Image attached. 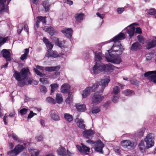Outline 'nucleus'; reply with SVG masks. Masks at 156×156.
I'll return each instance as SVG.
<instances>
[{
  "label": "nucleus",
  "mask_w": 156,
  "mask_h": 156,
  "mask_svg": "<svg viewBox=\"0 0 156 156\" xmlns=\"http://www.w3.org/2000/svg\"><path fill=\"white\" fill-rule=\"evenodd\" d=\"M125 37V34L121 32L110 40L104 43L105 44H107L112 41L114 42L111 48L108 50V54H112V52L116 53L117 55L122 54L124 49L120 42L118 41L124 39Z\"/></svg>",
  "instance_id": "1"
},
{
  "label": "nucleus",
  "mask_w": 156,
  "mask_h": 156,
  "mask_svg": "<svg viewBox=\"0 0 156 156\" xmlns=\"http://www.w3.org/2000/svg\"><path fill=\"white\" fill-rule=\"evenodd\" d=\"M110 81L108 77H105L101 80L100 84L98 82H96L91 87H87L83 91L82 94L83 98H86L91 91H95L97 88L99 89V93L102 92L105 87L108 86Z\"/></svg>",
  "instance_id": "2"
},
{
  "label": "nucleus",
  "mask_w": 156,
  "mask_h": 156,
  "mask_svg": "<svg viewBox=\"0 0 156 156\" xmlns=\"http://www.w3.org/2000/svg\"><path fill=\"white\" fill-rule=\"evenodd\" d=\"M60 68V66H56L43 67L37 65L36 66V68H34V69L37 75L42 77L45 75V74L42 73L43 69L48 72L57 71Z\"/></svg>",
  "instance_id": "3"
},
{
  "label": "nucleus",
  "mask_w": 156,
  "mask_h": 156,
  "mask_svg": "<svg viewBox=\"0 0 156 156\" xmlns=\"http://www.w3.org/2000/svg\"><path fill=\"white\" fill-rule=\"evenodd\" d=\"M136 25L135 23H133L128 26L124 29V30H126L127 33L129 34V36L130 38L134 35L135 33L140 34L142 33L141 29L140 27H137L135 32V28L133 26L134 25Z\"/></svg>",
  "instance_id": "4"
},
{
  "label": "nucleus",
  "mask_w": 156,
  "mask_h": 156,
  "mask_svg": "<svg viewBox=\"0 0 156 156\" xmlns=\"http://www.w3.org/2000/svg\"><path fill=\"white\" fill-rule=\"evenodd\" d=\"M29 72V70L27 68H23L20 73L14 71L13 76L16 80L20 82L22 80L24 81L26 79Z\"/></svg>",
  "instance_id": "5"
},
{
  "label": "nucleus",
  "mask_w": 156,
  "mask_h": 156,
  "mask_svg": "<svg viewBox=\"0 0 156 156\" xmlns=\"http://www.w3.org/2000/svg\"><path fill=\"white\" fill-rule=\"evenodd\" d=\"M119 55L110 54L105 56V58L108 62L115 64H119L122 61Z\"/></svg>",
  "instance_id": "6"
},
{
  "label": "nucleus",
  "mask_w": 156,
  "mask_h": 156,
  "mask_svg": "<svg viewBox=\"0 0 156 156\" xmlns=\"http://www.w3.org/2000/svg\"><path fill=\"white\" fill-rule=\"evenodd\" d=\"M26 144H18L16 146L14 149L8 152V154L9 156H16L20 153L25 148Z\"/></svg>",
  "instance_id": "7"
},
{
  "label": "nucleus",
  "mask_w": 156,
  "mask_h": 156,
  "mask_svg": "<svg viewBox=\"0 0 156 156\" xmlns=\"http://www.w3.org/2000/svg\"><path fill=\"white\" fill-rule=\"evenodd\" d=\"M104 64L101 61H98L96 62L95 64L92 68V70L94 74H98L103 71L105 69Z\"/></svg>",
  "instance_id": "8"
},
{
  "label": "nucleus",
  "mask_w": 156,
  "mask_h": 156,
  "mask_svg": "<svg viewBox=\"0 0 156 156\" xmlns=\"http://www.w3.org/2000/svg\"><path fill=\"white\" fill-rule=\"evenodd\" d=\"M146 144V147L149 148L153 146L154 144V135L152 133L148 134L144 139Z\"/></svg>",
  "instance_id": "9"
},
{
  "label": "nucleus",
  "mask_w": 156,
  "mask_h": 156,
  "mask_svg": "<svg viewBox=\"0 0 156 156\" xmlns=\"http://www.w3.org/2000/svg\"><path fill=\"white\" fill-rule=\"evenodd\" d=\"M144 76L149 81L156 83V70L145 73Z\"/></svg>",
  "instance_id": "10"
},
{
  "label": "nucleus",
  "mask_w": 156,
  "mask_h": 156,
  "mask_svg": "<svg viewBox=\"0 0 156 156\" xmlns=\"http://www.w3.org/2000/svg\"><path fill=\"white\" fill-rule=\"evenodd\" d=\"M103 98L104 97L100 94H97V93H95L92 97L91 104L93 105H97L100 103Z\"/></svg>",
  "instance_id": "11"
},
{
  "label": "nucleus",
  "mask_w": 156,
  "mask_h": 156,
  "mask_svg": "<svg viewBox=\"0 0 156 156\" xmlns=\"http://www.w3.org/2000/svg\"><path fill=\"white\" fill-rule=\"evenodd\" d=\"M104 147V144L101 140H99L97 142H94V147L96 151L100 153H103L102 149Z\"/></svg>",
  "instance_id": "12"
},
{
  "label": "nucleus",
  "mask_w": 156,
  "mask_h": 156,
  "mask_svg": "<svg viewBox=\"0 0 156 156\" xmlns=\"http://www.w3.org/2000/svg\"><path fill=\"white\" fill-rule=\"evenodd\" d=\"M81 146L79 145H76V147L78 151L81 153L85 154H87L90 152V148L89 147L84 145L83 144H81Z\"/></svg>",
  "instance_id": "13"
},
{
  "label": "nucleus",
  "mask_w": 156,
  "mask_h": 156,
  "mask_svg": "<svg viewBox=\"0 0 156 156\" xmlns=\"http://www.w3.org/2000/svg\"><path fill=\"white\" fill-rule=\"evenodd\" d=\"M58 154L59 156H66L70 155L71 153L68 150H66V149L63 147L61 146L57 150Z\"/></svg>",
  "instance_id": "14"
},
{
  "label": "nucleus",
  "mask_w": 156,
  "mask_h": 156,
  "mask_svg": "<svg viewBox=\"0 0 156 156\" xmlns=\"http://www.w3.org/2000/svg\"><path fill=\"white\" fill-rule=\"evenodd\" d=\"M61 55H59L57 54L56 51H53L51 49L48 50L47 53L45 55L46 57L48 58L52 57L56 58L58 56H60L61 55H63L64 54V52H62L61 54Z\"/></svg>",
  "instance_id": "15"
},
{
  "label": "nucleus",
  "mask_w": 156,
  "mask_h": 156,
  "mask_svg": "<svg viewBox=\"0 0 156 156\" xmlns=\"http://www.w3.org/2000/svg\"><path fill=\"white\" fill-rule=\"evenodd\" d=\"M61 32L67 37L70 38L73 33V30L71 28H68L63 29Z\"/></svg>",
  "instance_id": "16"
},
{
  "label": "nucleus",
  "mask_w": 156,
  "mask_h": 156,
  "mask_svg": "<svg viewBox=\"0 0 156 156\" xmlns=\"http://www.w3.org/2000/svg\"><path fill=\"white\" fill-rule=\"evenodd\" d=\"M3 57L5 58L7 61H10L11 60V54L9 50L5 49H3L1 52Z\"/></svg>",
  "instance_id": "17"
},
{
  "label": "nucleus",
  "mask_w": 156,
  "mask_h": 156,
  "mask_svg": "<svg viewBox=\"0 0 156 156\" xmlns=\"http://www.w3.org/2000/svg\"><path fill=\"white\" fill-rule=\"evenodd\" d=\"M11 0H0V11L1 12H7L8 9L6 7L5 8L4 3L7 1L8 5Z\"/></svg>",
  "instance_id": "18"
},
{
  "label": "nucleus",
  "mask_w": 156,
  "mask_h": 156,
  "mask_svg": "<svg viewBox=\"0 0 156 156\" xmlns=\"http://www.w3.org/2000/svg\"><path fill=\"white\" fill-rule=\"evenodd\" d=\"M77 125L80 128L85 129V125L84 124L83 120L81 119L77 118L75 120Z\"/></svg>",
  "instance_id": "19"
},
{
  "label": "nucleus",
  "mask_w": 156,
  "mask_h": 156,
  "mask_svg": "<svg viewBox=\"0 0 156 156\" xmlns=\"http://www.w3.org/2000/svg\"><path fill=\"white\" fill-rule=\"evenodd\" d=\"M50 117L53 120L55 121H58L60 120V118L58 113L54 111L51 112Z\"/></svg>",
  "instance_id": "20"
},
{
  "label": "nucleus",
  "mask_w": 156,
  "mask_h": 156,
  "mask_svg": "<svg viewBox=\"0 0 156 156\" xmlns=\"http://www.w3.org/2000/svg\"><path fill=\"white\" fill-rule=\"evenodd\" d=\"M104 68H105V69H104V71H105L108 72H111L113 70L117 68L110 64H106V65L104 64Z\"/></svg>",
  "instance_id": "21"
},
{
  "label": "nucleus",
  "mask_w": 156,
  "mask_h": 156,
  "mask_svg": "<svg viewBox=\"0 0 156 156\" xmlns=\"http://www.w3.org/2000/svg\"><path fill=\"white\" fill-rule=\"evenodd\" d=\"M94 134V132L91 129L85 130L83 132V136L88 138L92 137Z\"/></svg>",
  "instance_id": "22"
},
{
  "label": "nucleus",
  "mask_w": 156,
  "mask_h": 156,
  "mask_svg": "<svg viewBox=\"0 0 156 156\" xmlns=\"http://www.w3.org/2000/svg\"><path fill=\"white\" fill-rule=\"evenodd\" d=\"M141 47V44L139 42H136L132 44L131 49L133 51H136L140 50Z\"/></svg>",
  "instance_id": "23"
},
{
  "label": "nucleus",
  "mask_w": 156,
  "mask_h": 156,
  "mask_svg": "<svg viewBox=\"0 0 156 156\" xmlns=\"http://www.w3.org/2000/svg\"><path fill=\"white\" fill-rule=\"evenodd\" d=\"M147 44L146 46V48L149 49L150 48H152L156 46V40H153L148 41L147 42Z\"/></svg>",
  "instance_id": "24"
},
{
  "label": "nucleus",
  "mask_w": 156,
  "mask_h": 156,
  "mask_svg": "<svg viewBox=\"0 0 156 156\" xmlns=\"http://www.w3.org/2000/svg\"><path fill=\"white\" fill-rule=\"evenodd\" d=\"M121 144L123 146L127 147L130 146L133 147L134 145V143L133 142H130L128 140H125L122 141Z\"/></svg>",
  "instance_id": "25"
},
{
  "label": "nucleus",
  "mask_w": 156,
  "mask_h": 156,
  "mask_svg": "<svg viewBox=\"0 0 156 156\" xmlns=\"http://www.w3.org/2000/svg\"><path fill=\"white\" fill-rule=\"evenodd\" d=\"M43 42L45 44V45L47 48L48 49V50L52 49L53 47V44H52L45 37H44L43 39Z\"/></svg>",
  "instance_id": "26"
},
{
  "label": "nucleus",
  "mask_w": 156,
  "mask_h": 156,
  "mask_svg": "<svg viewBox=\"0 0 156 156\" xmlns=\"http://www.w3.org/2000/svg\"><path fill=\"white\" fill-rule=\"evenodd\" d=\"M37 20L36 21V25L37 27H39V23L41 22H42L43 23H46V17H43L41 16H38L37 17Z\"/></svg>",
  "instance_id": "27"
},
{
  "label": "nucleus",
  "mask_w": 156,
  "mask_h": 156,
  "mask_svg": "<svg viewBox=\"0 0 156 156\" xmlns=\"http://www.w3.org/2000/svg\"><path fill=\"white\" fill-rule=\"evenodd\" d=\"M69 85L66 83L63 84L61 87V91L63 93H67L69 88Z\"/></svg>",
  "instance_id": "28"
},
{
  "label": "nucleus",
  "mask_w": 156,
  "mask_h": 156,
  "mask_svg": "<svg viewBox=\"0 0 156 156\" xmlns=\"http://www.w3.org/2000/svg\"><path fill=\"white\" fill-rule=\"evenodd\" d=\"M76 107L77 110L80 112H83L86 110V106L84 104H76Z\"/></svg>",
  "instance_id": "29"
},
{
  "label": "nucleus",
  "mask_w": 156,
  "mask_h": 156,
  "mask_svg": "<svg viewBox=\"0 0 156 156\" xmlns=\"http://www.w3.org/2000/svg\"><path fill=\"white\" fill-rule=\"evenodd\" d=\"M56 100L58 104H61L63 101V99L62 94L59 93L56 94Z\"/></svg>",
  "instance_id": "30"
},
{
  "label": "nucleus",
  "mask_w": 156,
  "mask_h": 156,
  "mask_svg": "<svg viewBox=\"0 0 156 156\" xmlns=\"http://www.w3.org/2000/svg\"><path fill=\"white\" fill-rule=\"evenodd\" d=\"M44 30L48 33L50 35H52L54 32V28L51 27H44Z\"/></svg>",
  "instance_id": "31"
},
{
  "label": "nucleus",
  "mask_w": 156,
  "mask_h": 156,
  "mask_svg": "<svg viewBox=\"0 0 156 156\" xmlns=\"http://www.w3.org/2000/svg\"><path fill=\"white\" fill-rule=\"evenodd\" d=\"M65 120L69 122H70L73 120V117L72 115L69 113H65L64 114Z\"/></svg>",
  "instance_id": "32"
},
{
  "label": "nucleus",
  "mask_w": 156,
  "mask_h": 156,
  "mask_svg": "<svg viewBox=\"0 0 156 156\" xmlns=\"http://www.w3.org/2000/svg\"><path fill=\"white\" fill-rule=\"evenodd\" d=\"M42 5L44 8L46 12L49 11L50 5L49 2L48 0L44 1L42 3Z\"/></svg>",
  "instance_id": "33"
},
{
  "label": "nucleus",
  "mask_w": 156,
  "mask_h": 156,
  "mask_svg": "<svg viewBox=\"0 0 156 156\" xmlns=\"http://www.w3.org/2000/svg\"><path fill=\"white\" fill-rule=\"evenodd\" d=\"M122 94L126 96H129L134 94V91L129 90L127 89L122 91Z\"/></svg>",
  "instance_id": "34"
},
{
  "label": "nucleus",
  "mask_w": 156,
  "mask_h": 156,
  "mask_svg": "<svg viewBox=\"0 0 156 156\" xmlns=\"http://www.w3.org/2000/svg\"><path fill=\"white\" fill-rule=\"evenodd\" d=\"M84 14L83 13L77 14L75 16V18L76 20L79 22H81L83 19Z\"/></svg>",
  "instance_id": "35"
},
{
  "label": "nucleus",
  "mask_w": 156,
  "mask_h": 156,
  "mask_svg": "<svg viewBox=\"0 0 156 156\" xmlns=\"http://www.w3.org/2000/svg\"><path fill=\"white\" fill-rule=\"evenodd\" d=\"M24 51V53L22 54L20 57V59L22 60H23L27 58L29 51V48L25 49Z\"/></svg>",
  "instance_id": "36"
},
{
  "label": "nucleus",
  "mask_w": 156,
  "mask_h": 156,
  "mask_svg": "<svg viewBox=\"0 0 156 156\" xmlns=\"http://www.w3.org/2000/svg\"><path fill=\"white\" fill-rule=\"evenodd\" d=\"M102 54L100 52H96L95 54V61L96 62L100 61L102 59Z\"/></svg>",
  "instance_id": "37"
},
{
  "label": "nucleus",
  "mask_w": 156,
  "mask_h": 156,
  "mask_svg": "<svg viewBox=\"0 0 156 156\" xmlns=\"http://www.w3.org/2000/svg\"><path fill=\"white\" fill-rule=\"evenodd\" d=\"M53 40L56 45L62 48L63 44L62 43L59 41L58 39V38L56 37H54L53 38Z\"/></svg>",
  "instance_id": "38"
},
{
  "label": "nucleus",
  "mask_w": 156,
  "mask_h": 156,
  "mask_svg": "<svg viewBox=\"0 0 156 156\" xmlns=\"http://www.w3.org/2000/svg\"><path fill=\"white\" fill-rule=\"evenodd\" d=\"M50 86L51 87V94L57 90L58 87V85L56 83L51 84Z\"/></svg>",
  "instance_id": "39"
},
{
  "label": "nucleus",
  "mask_w": 156,
  "mask_h": 156,
  "mask_svg": "<svg viewBox=\"0 0 156 156\" xmlns=\"http://www.w3.org/2000/svg\"><path fill=\"white\" fill-rule=\"evenodd\" d=\"M31 156H38L39 153V151L36 149H31L30 151Z\"/></svg>",
  "instance_id": "40"
},
{
  "label": "nucleus",
  "mask_w": 156,
  "mask_h": 156,
  "mask_svg": "<svg viewBox=\"0 0 156 156\" xmlns=\"http://www.w3.org/2000/svg\"><path fill=\"white\" fill-rule=\"evenodd\" d=\"M46 101L48 103L52 104H55L56 103V101L52 98L49 97L47 98Z\"/></svg>",
  "instance_id": "41"
},
{
  "label": "nucleus",
  "mask_w": 156,
  "mask_h": 156,
  "mask_svg": "<svg viewBox=\"0 0 156 156\" xmlns=\"http://www.w3.org/2000/svg\"><path fill=\"white\" fill-rule=\"evenodd\" d=\"M120 90L118 86H115L113 88V90L112 91V94H114L115 95H118L119 92Z\"/></svg>",
  "instance_id": "42"
},
{
  "label": "nucleus",
  "mask_w": 156,
  "mask_h": 156,
  "mask_svg": "<svg viewBox=\"0 0 156 156\" xmlns=\"http://www.w3.org/2000/svg\"><path fill=\"white\" fill-rule=\"evenodd\" d=\"M8 39V37H0V47L5 43Z\"/></svg>",
  "instance_id": "43"
},
{
  "label": "nucleus",
  "mask_w": 156,
  "mask_h": 156,
  "mask_svg": "<svg viewBox=\"0 0 156 156\" xmlns=\"http://www.w3.org/2000/svg\"><path fill=\"white\" fill-rule=\"evenodd\" d=\"M139 147L141 151L145 149V146L144 141L141 140L140 142L139 145Z\"/></svg>",
  "instance_id": "44"
},
{
  "label": "nucleus",
  "mask_w": 156,
  "mask_h": 156,
  "mask_svg": "<svg viewBox=\"0 0 156 156\" xmlns=\"http://www.w3.org/2000/svg\"><path fill=\"white\" fill-rule=\"evenodd\" d=\"M153 54L151 53H148L146 55V58L147 61H150L153 57Z\"/></svg>",
  "instance_id": "45"
},
{
  "label": "nucleus",
  "mask_w": 156,
  "mask_h": 156,
  "mask_svg": "<svg viewBox=\"0 0 156 156\" xmlns=\"http://www.w3.org/2000/svg\"><path fill=\"white\" fill-rule=\"evenodd\" d=\"M72 96L70 94H69L66 100V103L69 104L71 102L72 100Z\"/></svg>",
  "instance_id": "46"
},
{
  "label": "nucleus",
  "mask_w": 156,
  "mask_h": 156,
  "mask_svg": "<svg viewBox=\"0 0 156 156\" xmlns=\"http://www.w3.org/2000/svg\"><path fill=\"white\" fill-rule=\"evenodd\" d=\"M148 13L151 15H155L156 14V10L154 8H151L148 10Z\"/></svg>",
  "instance_id": "47"
},
{
  "label": "nucleus",
  "mask_w": 156,
  "mask_h": 156,
  "mask_svg": "<svg viewBox=\"0 0 156 156\" xmlns=\"http://www.w3.org/2000/svg\"><path fill=\"white\" fill-rule=\"evenodd\" d=\"M100 111V109L99 108L96 107H94L92 111V113H93L96 114L99 112Z\"/></svg>",
  "instance_id": "48"
},
{
  "label": "nucleus",
  "mask_w": 156,
  "mask_h": 156,
  "mask_svg": "<svg viewBox=\"0 0 156 156\" xmlns=\"http://www.w3.org/2000/svg\"><path fill=\"white\" fill-rule=\"evenodd\" d=\"M40 89L41 92L44 93H45L47 91L46 88L43 86H41L40 87Z\"/></svg>",
  "instance_id": "49"
},
{
  "label": "nucleus",
  "mask_w": 156,
  "mask_h": 156,
  "mask_svg": "<svg viewBox=\"0 0 156 156\" xmlns=\"http://www.w3.org/2000/svg\"><path fill=\"white\" fill-rule=\"evenodd\" d=\"M119 96L118 95H115L113 96L112 101L114 103H117L119 100Z\"/></svg>",
  "instance_id": "50"
},
{
  "label": "nucleus",
  "mask_w": 156,
  "mask_h": 156,
  "mask_svg": "<svg viewBox=\"0 0 156 156\" xmlns=\"http://www.w3.org/2000/svg\"><path fill=\"white\" fill-rule=\"evenodd\" d=\"M28 110V109L26 108H23L21 109L20 111V113L21 115H24L25 114L27 111Z\"/></svg>",
  "instance_id": "51"
},
{
  "label": "nucleus",
  "mask_w": 156,
  "mask_h": 156,
  "mask_svg": "<svg viewBox=\"0 0 156 156\" xmlns=\"http://www.w3.org/2000/svg\"><path fill=\"white\" fill-rule=\"evenodd\" d=\"M36 115L37 114L36 113H34L33 111H31L30 112L29 114L28 115L27 118L28 119H31L32 118L34 115Z\"/></svg>",
  "instance_id": "52"
},
{
  "label": "nucleus",
  "mask_w": 156,
  "mask_h": 156,
  "mask_svg": "<svg viewBox=\"0 0 156 156\" xmlns=\"http://www.w3.org/2000/svg\"><path fill=\"white\" fill-rule=\"evenodd\" d=\"M137 38L138 41L142 43V44H144V40L143 37H142L141 35H139L137 36Z\"/></svg>",
  "instance_id": "53"
},
{
  "label": "nucleus",
  "mask_w": 156,
  "mask_h": 156,
  "mask_svg": "<svg viewBox=\"0 0 156 156\" xmlns=\"http://www.w3.org/2000/svg\"><path fill=\"white\" fill-rule=\"evenodd\" d=\"M130 82L131 84L135 85H137L139 84V82L135 79L130 80Z\"/></svg>",
  "instance_id": "54"
},
{
  "label": "nucleus",
  "mask_w": 156,
  "mask_h": 156,
  "mask_svg": "<svg viewBox=\"0 0 156 156\" xmlns=\"http://www.w3.org/2000/svg\"><path fill=\"white\" fill-rule=\"evenodd\" d=\"M18 29L17 31L19 34L21 33V31L23 30V25L21 24H20L18 26Z\"/></svg>",
  "instance_id": "55"
},
{
  "label": "nucleus",
  "mask_w": 156,
  "mask_h": 156,
  "mask_svg": "<svg viewBox=\"0 0 156 156\" xmlns=\"http://www.w3.org/2000/svg\"><path fill=\"white\" fill-rule=\"evenodd\" d=\"M145 128H143L142 129L140 130L139 132L138 133V135L140 137H142L143 136V134L145 131Z\"/></svg>",
  "instance_id": "56"
},
{
  "label": "nucleus",
  "mask_w": 156,
  "mask_h": 156,
  "mask_svg": "<svg viewBox=\"0 0 156 156\" xmlns=\"http://www.w3.org/2000/svg\"><path fill=\"white\" fill-rule=\"evenodd\" d=\"M40 81L44 84H46L48 82L47 80L46 79L44 78H40Z\"/></svg>",
  "instance_id": "57"
},
{
  "label": "nucleus",
  "mask_w": 156,
  "mask_h": 156,
  "mask_svg": "<svg viewBox=\"0 0 156 156\" xmlns=\"http://www.w3.org/2000/svg\"><path fill=\"white\" fill-rule=\"evenodd\" d=\"M96 15L98 17H99L101 19H103L105 17V15L104 14H101L98 12L96 13Z\"/></svg>",
  "instance_id": "58"
},
{
  "label": "nucleus",
  "mask_w": 156,
  "mask_h": 156,
  "mask_svg": "<svg viewBox=\"0 0 156 156\" xmlns=\"http://www.w3.org/2000/svg\"><path fill=\"white\" fill-rule=\"evenodd\" d=\"M124 10V9L123 8H119L117 9V11L119 14L122 13Z\"/></svg>",
  "instance_id": "59"
},
{
  "label": "nucleus",
  "mask_w": 156,
  "mask_h": 156,
  "mask_svg": "<svg viewBox=\"0 0 156 156\" xmlns=\"http://www.w3.org/2000/svg\"><path fill=\"white\" fill-rule=\"evenodd\" d=\"M63 2L65 3H66L69 5L73 4V2L72 1L70 0H63Z\"/></svg>",
  "instance_id": "60"
},
{
  "label": "nucleus",
  "mask_w": 156,
  "mask_h": 156,
  "mask_svg": "<svg viewBox=\"0 0 156 156\" xmlns=\"http://www.w3.org/2000/svg\"><path fill=\"white\" fill-rule=\"evenodd\" d=\"M43 136L42 135H40L38 136H37L36 137V140L37 141H41L43 139Z\"/></svg>",
  "instance_id": "61"
},
{
  "label": "nucleus",
  "mask_w": 156,
  "mask_h": 156,
  "mask_svg": "<svg viewBox=\"0 0 156 156\" xmlns=\"http://www.w3.org/2000/svg\"><path fill=\"white\" fill-rule=\"evenodd\" d=\"M12 137L14 140H18V138L15 134L12 133Z\"/></svg>",
  "instance_id": "62"
},
{
  "label": "nucleus",
  "mask_w": 156,
  "mask_h": 156,
  "mask_svg": "<svg viewBox=\"0 0 156 156\" xmlns=\"http://www.w3.org/2000/svg\"><path fill=\"white\" fill-rule=\"evenodd\" d=\"M8 116L5 114L3 117V121L5 125L7 124L8 122H6V119L8 118Z\"/></svg>",
  "instance_id": "63"
},
{
  "label": "nucleus",
  "mask_w": 156,
  "mask_h": 156,
  "mask_svg": "<svg viewBox=\"0 0 156 156\" xmlns=\"http://www.w3.org/2000/svg\"><path fill=\"white\" fill-rule=\"evenodd\" d=\"M24 29L27 33V34L28 33V26L27 25V24L24 25Z\"/></svg>",
  "instance_id": "64"
}]
</instances>
